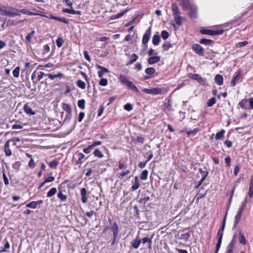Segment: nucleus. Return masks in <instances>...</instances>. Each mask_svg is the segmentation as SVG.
Instances as JSON below:
<instances>
[{"label": "nucleus", "instance_id": "1", "mask_svg": "<svg viewBox=\"0 0 253 253\" xmlns=\"http://www.w3.org/2000/svg\"><path fill=\"white\" fill-rule=\"evenodd\" d=\"M227 215V211H226V212L225 214V216L224 217L222 225H221V227L219 228V229H218V230L217 231V236L218 237V241L216 245V249H215V250L214 253H217L220 248L221 242H222V237H223V231L224 230L225 226V223H226Z\"/></svg>", "mask_w": 253, "mask_h": 253}, {"label": "nucleus", "instance_id": "2", "mask_svg": "<svg viewBox=\"0 0 253 253\" xmlns=\"http://www.w3.org/2000/svg\"><path fill=\"white\" fill-rule=\"evenodd\" d=\"M108 221L111 225L110 229L113 232V239L112 240L111 245L113 246L116 244L119 240V238L118 237L119 234V227L116 222L114 223L112 222V220L110 218H108Z\"/></svg>", "mask_w": 253, "mask_h": 253}, {"label": "nucleus", "instance_id": "3", "mask_svg": "<svg viewBox=\"0 0 253 253\" xmlns=\"http://www.w3.org/2000/svg\"><path fill=\"white\" fill-rule=\"evenodd\" d=\"M200 32L202 34L214 36V35H219L223 33L224 30H212L206 28H202L200 30Z\"/></svg>", "mask_w": 253, "mask_h": 253}, {"label": "nucleus", "instance_id": "4", "mask_svg": "<svg viewBox=\"0 0 253 253\" xmlns=\"http://www.w3.org/2000/svg\"><path fill=\"white\" fill-rule=\"evenodd\" d=\"M189 77L194 80H196L198 81L200 84L203 85H205L207 84V80L205 78H203L201 75L199 74H189Z\"/></svg>", "mask_w": 253, "mask_h": 253}, {"label": "nucleus", "instance_id": "5", "mask_svg": "<svg viewBox=\"0 0 253 253\" xmlns=\"http://www.w3.org/2000/svg\"><path fill=\"white\" fill-rule=\"evenodd\" d=\"M164 89L162 88H144L142 91L148 94H160L163 93Z\"/></svg>", "mask_w": 253, "mask_h": 253}, {"label": "nucleus", "instance_id": "6", "mask_svg": "<svg viewBox=\"0 0 253 253\" xmlns=\"http://www.w3.org/2000/svg\"><path fill=\"white\" fill-rule=\"evenodd\" d=\"M192 49L196 53L200 56L204 55V50L203 48L199 44L195 43L192 45Z\"/></svg>", "mask_w": 253, "mask_h": 253}, {"label": "nucleus", "instance_id": "7", "mask_svg": "<svg viewBox=\"0 0 253 253\" xmlns=\"http://www.w3.org/2000/svg\"><path fill=\"white\" fill-rule=\"evenodd\" d=\"M0 12L1 15H5L10 17H14L17 15H20V14L18 13H16L13 11L12 9L11 10H7L3 9L2 8L0 7Z\"/></svg>", "mask_w": 253, "mask_h": 253}, {"label": "nucleus", "instance_id": "8", "mask_svg": "<svg viewBox=\"0 0 253 253\" xmlns=\"http://www.w3.org/2000/svg\"><path fill=\"white\" fill-rule=\"evenodd\" d=\"M120 81L123 84L126 85L127 87L130 89L132 88V87L134 85L132 82L129 80H128L125 76L120 75Z\"/></svg>", "mask_w": 253, "mask_h": 253}, {"label": "nucleus", "instance_id": "9", "mask_svg": "<svg viewBox=\"0 0 253 253\" xmlns=\"http://www.w3.org/2000/svg\"><path fill=\"white\" fill-rule=\"evenodd\" d=\"M151 34V27H149V28L146 31L145 34L143 35L142 39V43L143 44H146L147 43L148 41H149L150 36Z\"/></svg>", "mask_w": 253, "mask_h": 253}, {"label": "nucleus", "instance_id": "10", "mask_svg": "<svg viewBox=\"0 0 253 253\" xmlns=\"http://www.w3.org/2000/svg\"><path fill=\"white\" fill-rule=\"evenodd\" d=\"M141 241V239L137 236L135 239L130 242L131 246L133 248L137 249L139 248Z\"/></svg>", "mask_w": 253, "mask_h": 253}, {"label": "nucleus", "instance_id": "11", "mask_svg": "<svg viewBox=\"0 0 253 253\" xmlns=\"http://www.w3.org/2000/svg\"><path fill=\"white\" fill-rule=\"evenodd\" d=\"M189 16L192 18H196L197 17V7L193 4L190 8Z\"/></svg>", "mask_w": 253, "mask_h": 253}, {"label": "nucleus", "instance_id": "12", "mask_svg": "<svg viewBox=\"0 0 253 253\" xmlns=\"http://www.w3.org/2000/svg\"><path fill=\"white\" fill-rule=\"evenodd\" d=\"M11 9L14 12H15L16 13H18L19 14L21 13H23V14H28L29 15H33L36 14V13L31 12L26 9H22L21 10H19L16 8H11Z\"/></svg>", "mask_w": 253, "mask_h": 253}, {"label": "nucleus", "instance_id": "13", "mask_svg": "<svg viewBox=\"0 0 253 253\" xmlns=\"http://www.w3.org/2000/svg\"><path fill=\"white\" fill-rule=\"evenodd\" d=\"M181 1L180 5L184 11L188 10L193 4H191L189 0H181Z\"/></svg>", "mask_w": 253, "mask_h": 253}, {"label": "nucleus", "instance_id": "14", "mask_svg": "<svg viewBox=\"0 0 253 253\" xmlns=\"http://www.w3.org/2000/svg\"><path fill=\"white\" fill-rule=\"evenodd\" d=\"M161 57L159 56H150L148 59V63L150 65H152L157 63L160 61Z\"/></svg>", "mask_w": 253, "mask_h": 253}, {"label": "nucleus", "instance_id": "15", "mask_svg": "<svg viewBox=\"0 0 253 253\" xmlns=\"http://www.w3.org/2000/svg\"><path fill=\"white\" fill-rule=\"evenodd\" d=\"M200 130L199 128H195L192 130H187V129L185 128L182 130L180 132H186L188 136H194Z\"/></svg>", "mask_w": 253, "mask_h": 253}, {"label": "nucleus", "instance_id": "16", "mask_svg": "<svg viewBox=\"0 0 253 253\" xmlns=\"http://www.w3.org/2000/svg\"><path fill=\"white\" fill-rule=\"evenodd\" d=\"M49 18L52 19H55L58 21L63 22L64 23H65L66 24H68L69 23V21L64 17H59L55 16L52 15H50Z\"/></svg>", "mask_w": 253, "mask_h": 253}, {"label": "nucleus", "instance_id": "17", "mask_svg": "<svg viewBox=\"0 0 253 253\" xmlns=\"http://www.w3.org/2000/svg\"><path fill=\"white\" fill-rule=\"evenodd\" d=\"M236 75L234 76L231 82V85L235 86L237 82H238L241 78V73L240 72H236Z\"/></svg>", "mask_w": 253, "mask_h": 253}, {"label": "nucleus", "instance_id": "18", "mask_svg": "<svg viewBox=\"0 0 253 253\" xmlns=\"http://www.w3.org/2000/svg\"><path fill=\"white\" fill-rule=\"evenodd\" d=\"M78 160H76L75 165H81L83 163V160L84 159L85 156L82 153L77 154L76 156Z\"/></svg>", "mask_w": 253, "mask_h": 253}, {"label": "nucleus", "instance_id": "19", "mask_svg": "<svg viewBox=\"0 0 253 253\" xmlns=\"http://www.w3.org/2000/svg\"><path fill=\"white\" fill-rule=\"evenodd\" d=\"M10 140H7L4 145V152L6 156H10L12 153L9 148Z\"/></svg>", "mask_w": 253, "mask_h": 253}, {"label": "nucleus", "instance_id": "20", "mask_svg": "<svg viewBox=\"0 0 253 253\" xmlns=\"http://www.w3.org/2000/svg\"><path fill=\"white\" fill-rule=\"evenodd\" d=\"M248 195L250 198L253 196V175L251 176Z\"/></svg>", "mask_w": 253, "mask_h": 253}, {"label": "nucleus", "instance_id": "21", "mask_svg": "<svg viewBox=\"0 0 253 253\" xmlns=\"http://www.w3.org/2000/svg\"><path fill=\"white\" fill-rule=\"evenodd\" d=\"M81 200L83 203H86L87 202L86 198V190L85 188H83L81 190Z\"/></svg>", "mask_w": 253, "mask_h": 253}, {"label": "nucleus", "instance_id": "22", "mask_svg": "<svg viewBox=\"0 0 253 253\" xmlns=\"http://www.w3.org/2000/svg\"><path fill=\"white\" fill-rule=\"evenodd\" d=\"M24 110L26 113L29 115H34L36 114V112L33 111L32 108L29 107L27 104L24 105Z\"/></svg>", "mask_w": 253, "mask_h": 253}, {"label": "nucleus", "instance_id": "23", "mask_svg": "<svg viewBox=\"0 0 253 253\" xmlns=\"http://www.w3.org/2000/svg\"><path fill=\"white\" fill-rule=\"evenodd\" d=\"M173 15L180 14L179 8L175 3H173L171 5Z\"/></svg>", "mask_w": 253, "mask_h": 253}, {"label": "nucleus", "instance_id": "24", "mask_svg": "<svg viewBox=\"0 0 253 253\" xmlns=\"http://www.w3.org/2000/svg\"><path fill=\"white\" fill-rule=\"evenodd\" d=\"M140 186V181L137 176L135 177V181L134 184L131 186V190L135 191L138 189Z\"/></svg>", "mask_w": 253, "mask_h": 253}, {"label": "nucleus", "instance_id": "25", "mask_svg": "<svg viewBox=\"0 0 253 253\" xmlns=\"http://www.w3.org/2000/svg\"><path fill=\"white\" fill-rule=\"evenodd\" d=\"M200 43L202 44L211 45L214 43V42L211 40L203 38L200 40Z\"/></svg>", "mask_w": 253, "mask_h": 253}, {"label": "nucleus", "instance_id": "26", "mask_svg": "<svg viewBox=\"0 0 253 253\" xmlns=\"http://www.w3.org/2000/svg\"><path fill=\"white\" fill-rule=\"evenodd\" d=\"M59 192L57 194V197L62 202H65L67 199V196L62 193V190H60V187L58 188Z\"/></svg>", "mask_w": 253, "mask_h": 253}, {"label": "nucleus", "instance_id": "27", "mask_svg": "<svg viewBox=\"0 0 253 253\" xmlns=\"http://www.w3.org/2000/svg\"><path fill=\"white\" fill-rule=\"evenodd\" d=\"M215 82L219 85L223 84V78L222 75H216L215 77Z\"/></svg>", "mask_w": 253, "mask_h": 253}, {"label": "nucleus", "instance_id": "28", "mask_svg": "<svg viewBox=\"0 0 253 253\" xmlns=\"http://www.w3.org/2000/svg\"><path fill=\"white\" fill-rule=\"evenodd\" d=\"M130 57L131 59L126 64V65L127 66L131 65L133 64L134 62H135L138 59V56L137 55V54L133 53L131 55Z\"/></svg>", "mask_w": 253, "mask_h": 253}, {"label": "nucleus", "instance_id": "29", "mask_svg": "<svg viewBox=\"0 0 253 253\" xmlns=\"http://www.w3.org/2000/svg\"><path fill=\"white\" fill-rule=\"evenodd\" d=\"M161 41L160 36L158 34H155L153 36L152 42L153 44L157 45Z\"/></svg>", "mask_w": 253, "mask_h": 253}, {"label": "nucleus", "instance_id": "30", "mask_svg": "<svg viewBox=\"0 0 253 253\" xmlns=\"http://www.w3.org/2000/svg\"><path fill=\"white\" fill-rule=\"evenodd\" d=\"M242 212L238 211L237 213L235 216V221L233 228L236 227L237 225L239 223L242 216Z\"/></svg>", "mask_w": 253, "mask_h": 253}, {"label": "nucleus", "instance_id": "31", "mask_svg": "<svg viewBox=\"0 0 253 253\" xmlns=\"http://www.w3.org/2000/svg\"><path fill=\"white\" fill-rule=\"evenodd\" d=\"M128 10L126 9V10H125L123 11H122V12L118 13L116 15H113L111 17L110 19L114 20V19H115L117 18H119L121 17L122 16H123L125 13H126L128 11Z\"/></svg>", "mask_w": 253, "mask_h": 253}, {"label": "nucleus", "instance_id": "32", "mask_svg": "<svg viewBox=\"0 0 253 253\" xmlns=\"http://www.w3.org/2000/svg\"><path fill=\"white\" fill-rule=\"evenodd\" d=\"M145 72L148 75L153 76L155 73L156 70L153 67H149L145 69Z\"/></svg>", "mask_w": 253, "mask_h": 253}, {"label": "nucleus", "instance_id": "33", "mask_svg": "<svg viewBox=\"0 0 253 253\" xmlns=\"http://www.w3.org/2000/svg\"><path fill=\"white\" fill-rule=\"evenodd\" d=\"M225 131L224 129H221L219 132H217L215 135V139L216 140L221 139L224 137Z\"/></svg>", "mask_w": 253, "mask_h": 253}, {"label": "nucleus", "instance_id": "34", "mask_svg": "<svg viewBox=\"0 0 253 253\" xmlns=\"http://www.w3.org/2000/svg\"><path fill=\"white\" fill-rule=\"evenodd\" d=\"M174 21L176 24L180 26L182 25V17L180 16V14L173 15Z\"/></svg>", "mask_w": 253, "mask_h": 253}, {"label": "nucleus", "instance_id": "35", "mask_svg": "<svg viewBox=\"0 0 253 253\" xmlns=\"http://www.w3.org/2000/svg\"><path fill=\"white\" fill-rule=\"evenodd\" d=\"M236 235H234L233 239H232L231 241L230 242V243H229V244L227 246V249H230L231 250H233V248H234V246L235 245V243H236V240H235V238H236Z\"/></svg>", "mask_w": 253, "mask_h": 253}, {"label": "nucleus", "instance_id": "36", "mask_svg": "<svg viewBox=\"0 0 253 253\" xmlns=\"http://www.w3.org/2000/svg\"><path fill=\"white\" fill-rule=\"evenodd\" d=\"M62 108L67 113L72 112L71 107L70 104L67 103L62 104Z\"/></svg>", "mask_w": 253, "mask_h": 253}, {"label": "nucleus", "instance_id": "37", "mask_svg": "<svg viewBox=\"0 0 253 253\" xmlns=\"http://www.w3.org/2000/svg\"><path fill=\"white\" fill-rule=\"evenodd\" d=\"M57 192V189L56 188H52L49 190V191L47 193L46 196L47 197H51L53 195L55 194Z\"/></svg>", "mask_w": 253, "mask_h": 253}, {"label": "nucleus", "instance_id": "38", "mask_svg": "<svg viewBox=\"0 0 253 253\" xmlns=\"http://www.w3.org/2000/svg\"><path fill=\"white\" fill-rule=\"evenodd\" d=\"M216 102V99L215 97H213L210 99L207 103V106L208 107L212 106Z\"/></svg>", "mask_w": 253, "mask_h": 253}, {"label": "nucleus", "instance_id": "39", "mask_svg": "<svg viewBox=\"0 0 253 253\" xmlns=\"http://www.w3.org/2000/svg\"><path fill=\"white\" fill-rule=\"evenodd\" d=\"M148 174V171L147 170L145 169L143 170L140 176L141 180H145L147 178Z\"/></svg>", "mask_w": 253, "mask_h": 253}, {"label": "nucleus", "instance_id": "40", "mask_svg": "<svg viewBox=\"0 0 253 253\" xmlns=\"http://www.w3.org/2000/svg\"><path fill=\"white\" fill-rule=\"evenodd\" d=\"M109 70L106 68H102V70L99 71L98 72V76L99 78H102L103 76L104 73H109Z\"/></svg>", "mask_w": 253, "mask_h": 253}, {"label": "nucleus", "instance_id": "41", "mask_svg": "<svg viewBox=\"0 0 253 253\" xmlns=\"http://www.w3.org/2000/svg\"><path fill=\"white\" fill-rule=\"evenodd\" d=\"M240 236H239V242L244 245L247 244L246 240L244 235L242 234L241 232H240Z\"/></svg>", "mask_w": 253, "mask_h": 253}, {"label": "nucleus", "instance_id": "42", "mask_svg": "<svg viewBox=\"0 0 253 253\" xmlns=\"http://www.w3.org/2000/svg\"><path fill=\"white\" fill-rule=\"evenodd\" d=\"M247 102H248V100L247 99H243L240 102L239 105L243 109H249V108H248L246 106V104L247 103Z\"/></svg>", "mask_w": 253, "mask_h": 253}, {"label": "nucleus", "instance_id": "43", "mask_svg": "<svg viewBox=\"0 0 253 253\" xmlns=\"http://www.w3.org/2000/svg\"><path fill=\"white\" fill-rule=\"evenodd\" d=\"M203 189V187H202L200 190V191H199V193L197 194V200L198 201L200 199H202L204 197H205V196L206 195L207 193V192H208V190H206L205 191V192L203 193V194H202L200 193V191L201 190Z\"/></svg>", "mask_w": 253, "mask_h": 253}, {"label": "nucleus", "instance_id": "44", "mask_svg": "<svg viewBox=\"0 0 253 253\" xmlns=\"http://www.w3.org/2000/svg\"><path fill=\"white\" fill-rule=\"evenodd\" d=\"M58 164H59L58 161H57L56 160H54L48 163V165L51 168L56 169V167H57V165H58Z\"/></svg>", "mask_w": 253, "mask_h": 253}, {"label": "nucleus", "instance_id": "45", "mask_svg": "<svg viewBox=\"0 0 253 253\" xmlns=\"http://www.w3.org/2000/svg\"><path fill=\"white\" fill-rule=\"evenodd\" d=\"M199 171L202 175L203 179H206L209 174V171L207 170H203L201 168L199 169Z\"/></svg>", "mask_w": 253, "mask_h": 253}, {"label": "nucleus", "instance_id": "46", "mask_svg": "<svg viewBox=\"0 0 253 253\" xmlns=\"http://www.w3.org/2000/svg\"><path fill=\"white\" fill-rule=\"evenodd\" d=\"M247 203V197L245 198V201L242 203L241 206L239 208L238 211L241 212H243L244 208H245Z\"/></svg>", "mask_w": 253, "mask_h": 253}, {"label": "nucleus", "instance_id": "47", "mask_svg": "<svg viewBox=\"0 0 253 253\" xmlns=\"http://www.w3.org/2000/svg\"><path fill=\"white\" fill-rule=\"evenodd\" d=\"M93 154L95 157L99 158H101L103 157V155L102 152L98 149H96L94 150Z\"/></svg>", "mask_w": 253, "mask_h": 253}, {"label": "nucleus", "instance_id": "48", "mask_svg": "<svg viewBox=\"0 0 253 253\" xmlns=\"http://www.w3.org/2000/svg\"><path fill=\"white\" fill-rule=\"evenodd\" d=\"M78 105L81 109H84L85 108V100L83 99L79 100L78 102Z\"/></svg>", "mask_w": 253, "mask_h": 253}, {"label": "nucleus", "instance_id": "49", "mask_svg": "<svg viewBox=\"0 0 253 253\" xmlns=\"http://www.w3.org/2000/svg\"><path fill=\"white\" fill-rule=\"evenodd\" d=\"M171 44L168 41L165 42L163 44V48L165 51L168 50L170 47H171Z\"/></svg>", "mask_w": 253, "mask_h": 253}, {"label": "nucleus", "instance_id": "50", "mask_svg": "<svg viewBox=\"0 0 253 253\" xmlns=\"http://www.w3.org/2000/svg\"><path fill=\"white\" fill-rule=\"evenodd\" d=\"M77 85L82 89H84L85 88V84L80 80L77 82Z\"/></svg>", "mask_w": 253, "mask_h": 253}, {"label": "nucleus", "instance_id": "51", "mask_svg": "<svg viewBox=\"0 0 253 253\" xmlns=\"http://www.w3.org/2000/svg\"><path fill=\"white\" fill-rule=\"evenodd\" d=\"M190 232H188L187 233H186L185 234H182L181 235V236H180V238L181 239H183L185 241H187L188 240V239L190 237Z\"/></svg>", "mask_w": 253, "mask_h": 253}, {"label": "nucleus", "instance_id": "52", "mask_svg": "<svg viewBox=\"0 0 253 253\" xmlns=\"http://www.w3.org/2000/svg\"><path fill=\"white\" fill-rule=\"evenodd\" d=\"M37 205L38 203H36V201H33L28 204L26 205V207L30 208L36 209Z\"/></svg>", "mask_w": 253, "mask_h": 253}, {"label": "nucleus", "instance_id": "53", "mask_svg": "<svg viewBox=\"0 0 253 253\" xmlns=\"http://www.w3.org/2000/svg\"><path fill=\"white\" fill-rule=\"evenodd\" d=\"M56 45L58 47H60L64 43V40L62 38H58L56 41Z\"/></svg>", "mask_w": 253, "mask_h": 253}, {"label": "nucleus", "instance_id": "54", "mask_svg": "<svg viewBox=\"0 0 253 253\" xmlns=\"http://www.w3.org/2000/svg\"><path fill=\"white\" fill-rule=\"evenodd\" d=\"M21 165V163L20 161H17L12 165V168L17 171L19 169V167Z\"/></svg>", "mask_w": 253, "mask_h": 253}, {"label": "nucleus", "instance_id": "55", "mask_svg": "<svg viewBox=\"0 0 253 253\" xmlns=\"http://www.w3.org/2000/svg\"><path fill=\"white\" fill-rule=\"evenodd\" d=\"M161 36L164 40H166L169 38V34L167 31L164 30L161 32Z\"/></svg>", "mask_w": 253, "mask_h": 253}, {"label": "nucleus", "instance_id": "56", "mask_svg": "<svg viewBox=\"0 0 253 253\" xmlns=\"http://www.w3.org/2000/svg\"><path fill=\"white\" fill-rule=\"evenodd\" d=\"M2 176L4 184L6 185H7L9 184V181L8 178L6 176L5 171L4 170H2Z\"/></svg>", "mask_w": 253, "mask_h": 253}, {"label": "nucleus", "instance_id": "57", "mask_svg": "<svg viewBox=\"0 0 253 253\" xmlns=\"http://www.w3.org/2000/svg\"><path fill=\"white\" fill-rule=\"evenodd\" d=\"M20 67H16L13 71V75L15 77H18L19 76Z\"/></svg>", "mask_w": 253, "mask_h": 253}, {"label": "nucleus", "instance_id": "58", "mask_svg": "<svg viewBox=\"0 0 253 253\" xmlns=\"http://www.w3.org/2000/svg\"><path fill=\"white\" fill-rule=\"evenodd\" d=\"M152 237H153V236L150 238L148 237H144L142 239H141V240H142L141 242H142V243L143 244L145 243L148 244V243H149L150 242H151L152 241Z\"/></svg>", "mask_w": 253, "mask_h": 253}, {"label": "nucleus", "instance_id": "59", "mask_svg": "<svg viewBox=\"0 0 253 253\" xmlns=\"http://www.w3.org/2000/svg\"><path fill=\"white\" fill-rule=\"evenodd\" d=\"M93 148L92 145H88L87 147L84 148L83 149V151L84 153L86 154L89 153L91 152V150Z\"/></svg>", "mask_w": 253, "mask_h": 253}, {"label": "nucleus", "instance_id": "60", "mask_svg": "<svg viewBox=\"0 0 253 253\" xmlns=\"http://www.w3.org/2000/svg\"><path fill=\"white\" fill-rule=\"evenodd\" d=\"M72 112L70 113H67V115L66 116L64 120V123L67 122L68 123L72 118Z\"/></svg>", "mask_w": 253, "mask_h": 253}, {"label": "nucleus", "instance_id": "61", "mask_svg": "<svg viewBox=\"0 0 253 253\" xmlns=\"http://www.w3.org/2000/svg\"><path fill=\"white\" fill-rule=\"evenodd\" d=\"M10 248V245L8 241H6L5 244L3 248L0 251V253L6 252L7 249H8Z\"/></svg>", "mask_w": 253, "mask_h": 253}, {"label": "nucleus", "instance_id": "62", "mask_svg": "<svg viewBox=\"0 0 253 253\" xmlns=\"http://www.w3.org/2000/svg\"><path fill=\"white\" fill-rule=\"evenodd\" d=\"M150 200V197H144V198H140L139 200V203L140 204H144Z\"/></svg>", "mask_w": 253, "mask_h": 253}, {"label": "nucleus", "instance_id": "63", "mask_svg": "<svg viewBox=\"0 0 253 253\" xmlns=\"http://www.w3.org/2000/svg\"><path fill=\"white\" fill-rule=\"evenodd\" d=\"M108 81L106 79L102 78L99 83V84L101 86H106L107 84Z\"/></svg>", "mask_w": 253, "mask_h": 253}, {"label": "nucleus", "instance_id": "64", "mask_svg": "<svg viewBox=\"0 0 253 253\" xmlns=\"http://www.w3.org/2000/svg\"><path fill=\"white\" fill-rule=\"evenodd\" d=\"M124 108L125 110H126V111H130L131 110H132L133 108H132V106L131 104L127 103L124 106Z\"/></svg>", "mask_w": 253, "mask_h": 253}]
</instances>
